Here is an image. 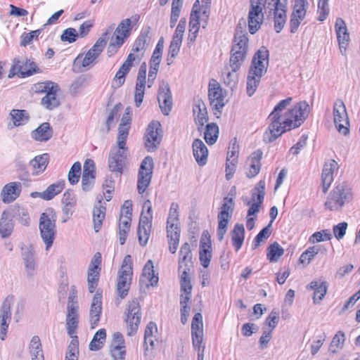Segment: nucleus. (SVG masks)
Masks as SVG:
<instances>
[{
  "mask_svg": "<svg viewBox=\"0 0 360 360\" xmlns=\"http://www.w3.org/2000/svg\"><path fill=\"white\" fill-rule=\"evenodd\" d=\"M292 100L291 97H288L274 107L269 116L271 124L263 136L264 142L271 143L285 131L300 127L308 117L309 106L306 101L299 102L283 112L290 105Z\"/></svg>",
  "mask_w": 360,
  "mask_h": 360,
  "instance_id": "f257e3e1",
  "label": "nucleus"
},
{
  "mask_svg": "<svg viewBox=\"0 0 360 360\" xmlns=\"http://www.w3.org/2000/svg\"><path fill=\"white\" fill-rule=\"evenodd\" d=\"M269 51L264 46L254 55L247 77V94L252 96L256 91L262 76L266 72L269 65Z\"/></svg>",
  "mask_w": 360,
  "mask_h": 360,
  "instance_id": "f03ea898",
  "label": "nucleus"
},
{
  "mask_svg": "<svg viewBox=\"0 0 360 360\" xmlns=\"http://www.w3.org/2000/svg\"><path fill=\"white\" fill-rule=\"evenodd\" d=\"M56 213L52 208H48L40 215L39 229L40 236L49 250L53 245L56 234Z\"/></svg>",
  "mask_w": 360,
  "mask_h": 360,
  "instance_id": "7ed1b4c3",
  "label": "nucleus"
},
{
  "mask_svg": "<svg viewBox=\"0 0 360 360\" xmlns=\"http://www.w3.org/2000/svg\"><path fill=\"white\" fill-rule=\"evenodd\" d=\"M113 27H109L87 51L84 56L79 55L74 60V65H81L86 68L96 63L97 58L101 55L107 43V36L112 31Z\"/></svg>",
  "mask_w": 360,
  "mask_h": 360,
  "instance_id": "20e7f679",
  "label": "nucleus"
},
{
  "mask_svg": "<svg viewBox=\"0 0 360 360\" xmlns=\"http://www.w3.org/2000/svg\"><path fill=\"white\" fill-rule=\"evenodd\" d=\"M235 207V202L233 196H226L224 198L217 215L218 227L217 236L218 240L221 241L227 231L229 221L232 217Z\"/></svg>",
  "mask_w": 360,
  "mask_h": 360,
  "instance_id": "39448f33",
  "label": "nucleus"
},
{
  "mask_svg": "<svg viewBox=\"0 0 360 360\" xmlns=\"http://www.w3.org/2000/svg\"><path fill=\"white\" fill-rule=\"evenodd\" d=\"M132 275L131 257L130 255H126L118 272V280L117 283V292L122 299L124 298L128 294Z\"/></svg>",
  "mask_w": 360,
  "mask_h": 360,
  "instance_id": "423d86ee",
  "label": "nucleus"
},
{
  "mask_svg": "<svg viewBox=\"0 0 360 360\" xmlns=\"http://www.w3.org/2000/svg\"><path fill=\"white\" fill-rule=\"evenodd\" d=\"M129 155V152L127 146L118 144L112 146L108 160L110 171L121 175Z\"/></svg>",
  "mask_w": 360,
  "mask_h": 360,
  "instance_id": "0eeeda50",
  "label": "nucleus"
},
{
  "mask_svg": "<svg viewBox=\"0 0 360 360\" xmlns=\"http://www.w3.org/2000/svg\"><path fill=\"white\" fill-rule=\"evenodd\" d=\"M351 198L350 189L344 184H339L330 191L325 202V207L331 211L338 210Z\"/></svg>",
  "mask_w": 360,
  "mask_h": 360,
  "instance_id": "6e6552de",
  "label": "nucleus"
},
{
  "mask_svg": "<svg viewBox=\"0 0 360 360\" xmlns=\"http://www.w3.org/2000/svg\"><path fill=\"white\" fill-rule=\"evenodd\" d=\"M267 0H250L248 13V29L250 34H255L260 28L263 20V9L265 8Z\"/></svg>",
  "mask_w": 360,
  "mask_h": 360,
  "instance_id": "1a4fd4ad",
  "label": "nucleus"
},
{
  "mask_svg": "<svg viewBox=\"0 0 360 360\" xmlns=\"http://www.w3.org/2000/svg\"><path fill=\"white\" fill-rule=\"evenodd\" d=\"M141 320V309L137 299L129 302L125 311L124 321L127 324V335L132 336L136 333Z\"/></svg>",
  "mask_w": 360,
  "mask_h": 360,
  "instance_id": "9d476101",
  "label": "nucleus"
},
{
  "mask_svg": "<svg viewBox=\"0 0 360 360\" xmlns=\"http://www.w3.org/2000/svg\"><path fill=\"white\" fill-rule=\"evenodd\" d=\"M39 72L41 70L34 61L29 59H15L8 77L12 78L18 75L20 78H25Z\"/></svg>",
  "mask_w": 360,
  "mask_h": 360,
  "instance_id": "9b49d317",
  "label": "nucleus"
},
{
  "mask_svg": "<svg viewBox=\"0 0 360 360\" xmlns=\"http://www.w3.org/2000/svg\"><path fill=\"white\" fill-rule=\"evenodd\" d=\"M153 160L150 156H146L141 162L137 177V188L139 194H143L150 184Z\"/></svg>",
  "mask_w": 360,
  "mask_h": 360,
  "instance_id": "f8f14e48",
  "label": "nucleus"
},
{
  "mask_svg": "<svg viewBox=\"0 0 360 360\" xmlns=\"http://www.w3.org/2000/svg\"><path fill=\"white\" fill-rule=\"evenodd\" d=\"M131 29L130 18H126L118 24L109 44V52L110 49H113L114 51H117L118 49L124 43L125 39L130 36Z\"/></svg>",
  "mask_w": 360,
  "mask_h": 360,
  "instance_id": "ddd939ff",
  "label": "nucleus"
},
{
  "mask_svg": "<svg viewBox=\"0 0 360 360\" xmlns=\"http://www.w3.org/2000/svg\"><path fill=\"white\" fill-rule=\"evenodd\" d=\"M226 92L217 80L212 79L209 83L208 98L210 105L213 109L221 113L222 108L226 104Z\"/></svg>",
  "mask_w": 360,
  "mask_h": 360,
  "instance_id": "4468645a",
  "label": "nucleus"
},
{
  "mask_svg": "<svg viewBox=\"0 0 360 360\" xmlns=\"http://www.w3.org/2000/svg\"><path fill=\"white\" fill-rule=\"evenodd\" d=\"M162 128L158 121L151 122L146 129L145 135V147L148 152H154L162 140Z\"/></svg>",
  "mask_w": 360,
  "mask_h": 360,
  "instance_id": "2eb2a0df",
  "label": "nucleus"
},
{
  "mask_svg": "<svg viewBox=\"0 0 360 360\" xmlns=\"http://www.w3.org/2000/svg\"><path fill=\"white\" fill-rule=\"evenodd\" d=\"M334 123L338 131L344 135L349 133V122L346 107L341 100H338L333 106Z\"/></svg>",
  "mask_w": 360,
  "mask_h": 360,
  "instance_id": "dca6fc26",
  "label": "nucleus"
},
{
  "mask_svg": "<svg viewBox=\"0 0 360 360\" xmlns=\"http://www.w3.org/2000/svg\"><path fill=\"white\" fill-rule=\"evenodd\" d=\"M309 7L308 0H293V11L290 15V29L291 33H295L304 19Z\"/></svg>",
  "mask_w": 360,
  "mask_h": 360,
  "instance_id": "f3484780",
  "label": "nucleus"
},
{
  "mask_svg": "<svg viewBox=\"0 0 360 360\" xmlns=\"http://www.w3.org/2000/svg\"><path fill=\"white\" fill-rule=\"evenodd\" d=\"M13 296H8L0 309V339L4 340L11 320V308L13 304Z\"/></svg>",
  "mask_w": 360,
  "mask_h": 360,
  "instance_id": "a211bd4d",
  "label": "nucleus"
},
{
  "mask_svg": "<svg viewBox=\"0 0 360 360\" xmlns=\"http://www.w3.org/2000/svg\"><path fill=\"white\" fill-rule=\"evenodd\" d=\"M202 316L200 313H196L191 323V336L193 346L195 350L200 351L201 348L205 351L203 345Z\"/></svg>",
  "mask_w": 360,
  "mask_h": 360,
  "instance_id": "6ab92c4d",
  "label": "nucleus"
},
{
  "mask_svg": "<svg viewBox=\"0 0 360 360\" xmlns=\"http://www.w3.org/2000/svg\"><path fill=\"white\" fill-rule=\"evenodd\" d=\"M158 101L162 112L168 115L172 108V96L168 82L162 81L159 86Z\"/></svg>",
  "mask_w": 360,
  "mask_h": 360,
  "instance_id": "aec40b11",
  "label": "nucleus"
},
{
  "mask_svg": "<svg viewBox=\"0 0 360 360\" xmlns=\"http://www.w3.org/2000/svg\"><path fill=\"white\" fill-rule=\"evenodd\" d=\"M274 1L273 8H270V14L271 12L274 15V29L277 33L284 27L287 19V6L286 4H283L281 0H272Z\"/></svg>",
  "mask_w": 360,
  "mask_h": 360,
  "instance_id": "412c9836",
  "label": "nucleus"
},
{
  "mask_svg": "<svg viewBox=\"0 0 360 360\" xmlns=\"http://www.w3.org/2000/svg\"><path fill=\"white\" fill-rule=\"evenodd\" d=\"M248 38L247 34L238 31L234 37L231 54L237 56L240 60H245L248 50Z\"/></svg>",
  "mask_w": 360,
  "mask_h": 360,
  "instance_id": "4be33fe9",
  "label": "nucleus"
},
{
  "mask_svg": "<svg viewBox=\"0 0 360 360\" xmlns=\"http://www.w3.org/2000/svg\"><path fill=\"white\" fill-rule=\"evenodd\" d=\"M338 169V165L334 160H330L324 164L321 175L322 188L324 193L330 186L333 181V172Z\"/></svg>",
  "mask_w": 360,
  "mask_h": 360,
  "instance_id": "5701e85b",
  "label": "nucleus"
},
{
  "mask_svg": "<svg viewBox=\"0 0 360 360\" xmlns=\"http://www.w3.org/2000/svg\"><path fill=\"white\" fill-rule=\"evenodd\" d=\"M150 27H147L141 30L140 34L136 38L132 46V53L134 54V53H136V55H144V52L150 41Z\"/></svg>",
  "mask_w": 360,
  "mask_h": 360,
  "instance_id": "b1692460",
  "label": "nucleus"
},
{
  "mask_svg": "<svg viewBox=\"0 0 360 360\" xmlns=\"http://www.w3.org/2000/svg\"><path fill=\"white\" fill-rule=\"evenodd\" d=\"M335 28L337 34V39L339 44L340 50L342 53V51L346 50L349 41L350 40L349 34L347 32L345 20L341 18H338L336 19Z\"/></svg>",
  "mask_w": 360,
  "mask_h": 360,
  "instance_id": "393cba45",
  "label": "nucleus"
},
{
  "mask_svg": "<svg viewBox=\"0 0 360 360\" xmlns=\"http://www.w3.org/2000/svg\"><path fill=\"white\" fill-rule=\"evenodd\" d=\"M193 254L191 245L188 243H184L179 250V258L178 261V270L181 271L183 269L191 270L193 267Z\"/></svg>",
  "mask_w": 360,
  "mask_h": 360,
  "instance_id": "a878e982",
  "label": "nucleus"
},
{
  "mask_svg": "<svg viewBox=\"0 0 360 360\" xmlns=\"http://www.w3.org/2000/svg\"><path fill=\"white\" fill-rule=\"evenodd\" d=\"M102 312V295L96 292L92 300L90 313L89 321L92 328L97 326Z\"/></svg>",
  "mask_w": 360,
  "mask_h": 360,
  "instance_id": "bb28decb",
  "label": "nucleus"
},
{
  "mask_svg": "<svg viewBox=\"0 0 360 360\" xmlns=\"http://www.w3.org/2000/svg\"><path fill=\"white\" fill-rule=\"evenodd\" d=\"M193 111L198 129L201 131L205 124L208 121L207 111L204 101L201 99L195 100Z\"/></svg>",
  "mask_w": 360,
  "mask_h": 360,
  "instance_id": "cd10ccee",
  "label": "nucleus"
},
{
  "mask_svg": "<svg viewBox=\"0 0 360 360\" xmlns=\"http://www.w3.org/2000/svg\"><path fill=\"white\" fill-rule=\"evenodd\" d=\"M193 155L195 159V161L200 166H204L207 161L209 151L200 139H195L192 143Z\"/></svg>",
  "mask_w": 360,
  "mask_h": 360,
  "instance_id": "c85d7f7f",
  "label": "nucleus"
},
{
  "mask_svg": "<svg viewBox=\"0 0 360 360\" xmlns=\"http://www.w3.org/2000/svg\"><path fill=\"white\" fill-rule=\"evenodd\" d=\"M22 259L27 276L32 277L34 275L37 265L35 260V252L32 246L22 249Z\"/></svg>",
  "mask_w": 360,
  "mask_h": 360,
  "instance_id": "c756f323",
  "label": "nucleus"
},
{
  "mask_svg": "<svg viewBox=\"0 0 360 360\" xmlns=\"http://www.w3.org/2000/svg\"><path fill=\"white\" fill-rule=\"evenodd\" d=\"M22 185L20 182H11L2 189L1 197L4 203H10L17 199L21 192Z\"/></svg>",
  "mask_w": 360,
  "mask_h": 360,
  "instance_id": "7c9ffc66",
  "label": "nucleus"
},
{
  "mask_svg": "<svg viewBox=\"0 0 360 360\" xmlns=\"http://www.w3.org/2000/svg\"><path fill=\"white\" fill-rule=\"evenodd\" d=\"M53 131L49 122H43L31 132V138L39 142H46L53 136Z\"/></svg>",
  "mask_w": 360,
  "mask_h": 360,
  "instance_id": "2f4dec72",
  "label": "nucleus"
},
{
  "mask_svg": "<svg viewBox=\"0 0 360 360\" xmlns=\"http://www.w3.org/2000/svg\"><path fill=\"white\" fill-rule=\"evenodd\" d=\"M262 155V150H257L249 157L247 161V165L249 166V168L246 173L248 178L255 177L259 174L261 169Z\"/></svg>",
  "mask_w": 360,
  "mask_h": 360,
  "instance_id": "473e14b6",
  "label": "nucleus"
},
{
  "mask_svg": "<svg viewBox=\"0 0 360 360\" xmlns=\"http://www.w3.org/2000/svg\"><path fill=\"white\" fill-rule=\"evenodd\" d=\"M79 323V309L69 307L67 309L66 328L69 336L76 335Z\"/></svg>",
  "mask_w": 360,
  "mask_h": 360,
  "instance_id": "72a5a7b5",
  "label": "nucleus"
},
{
  "mask_svg": "<svg viewBox=\"0 0 360 360\" xmlns=\"http://www.w3.org/2000/svg\"><path fill=\"white\" fill-rule=\"evenodd\" d=\"M105 203L98 200L94 205L93 210L94 228L96 232H98L105 216Z\"/></svg>",
  "mask_w": 360,
  "mask_h": 360,
  "instance_id": "f704fd0d",
  "label": "nucleus"
},
{
  "mask_svg": "<svg viewBox=\"0 0 360 360\" xmlns=\"http://www.w3.org/2000/svg\"><path fill=\"white\" fill-rule=\"evenodd\" d=\"M12 216L8 210L4 211L0 219V235L2 238L10 236L14 229Z\"/></svg>",
  "mask_w": 360,
  "mask_h": 360,
  "instance_id": "c9c22d12",
  "label": "nucleus"
},
{
  "mask_svg": "<svg viewBox=\"0 0 360 360\" xmlns=\"http://www.w3.org/2000/svg\"><path fill=\"white\" fill-rule=\"evenodd\" d=\"M158 332V328L155 324V323L150 321L147 325L146 330H145V334H144V347H145V352L144 356L145 357L148 359L151 360L150 357H148V345H150V348L153 349L155 347V342L153 339V336L154 333H156Z\"/></svg>",
  "mask_w": 360,
  "mask_h": 360,
  "instance_id": "e433bc0d",
  "label": "nucleus"
},
{
  "mask_svg": "<svg viewBox=\"0 0 360 360\" xmlns=\"http://www.w3.org/2000/svg\"><path fill=\"white\" fill-rule=\"evenodd\" d=\"M32 91L34 94L48 95L53 91H60L58 84L51 81L37 82L32 86Z\"/></svg>",
  "mask_w": 360,
  "mask_h": 360,
  "instance_id": "4c0bfd02",
  "label": "nucleus"
},
{
  "mask_svg": "<svg viewBox=\"0 0 360 360\" xmlns=\"http://www.w3.org/2000/svg\"><path fill=\"white\" fill-rule=\"evenodd\" d=\"M328 284L326 281H312L307 286V288L308 290H311L314 291V302L317 303V297L319 301H321L325 297L327 290H328Z\"/></svg>",
  "mask_w": 360,
  "mask_h": 360,
  "instance_id": "58836bf2",
  "label": "nucleus"
},
{
  "mask_svg": "<svg viewBox=\"0 0 360 360\" xmlns=\"http://www.w3.org/2000/svg\"><path fill=\"white\" fill-rule=\"evenodd\" d=\"M13 218L17 219L24 226L30 224V219L27 210L19 205H15L7 210Z\"/></svg>",
  "mask_w": 360,
  "mask_h": 360,
  "instance_id": "ea45409f",
  "label": "nucleus"
},
{
  "mask_svg": "<svg viewBox=\"0 0 360 360\" xmlns=\"http://www.w3.org/2000/svg\"><path fill=\"white\" fill-rule=\"evenodd\" d=\"M178 209L179 205L177 203L172 202L171 204L167 221V232L180 230Z\"/></svg>",
  "mask_w": 360,
  "mask_h": 360,
  "instance_id": "a19ab883",
  "label": "nucleus"
},
{
  "mask_svg": "<svg viewBox=\"0 0 360 360\" xmlns=\"http://www.w3.org/2000/svg\"><path fill=\"white\" fill-rule=\"evenodd\" d=\"M146 209V214L143 213V210L141 214L140 221L139 227L140 229H143V231L146 232V229H150L152 226V205L150 200H146L143 204V210Z\"/></svg>",
  "mask_w": 360,
  "mask_h": 360,
  "instance_id": "79ce46f5",
  "label": "nucleus"
},
{
  "mask_svg": "<svg viewBox=\"0 0 360 360\" xmlns=\"http://www.w3.org/2000/svg\"><path fill=\"white\" fill-rule=\"evenodd\" d=\"M231 234L233 246L236 251H238L243 244L245 238V228L243 224H236Z\"/></svg>",
  "mask_w": 360,
  "mask_h": 360,
  "instance_id": "37998d69",
  "label": "nucleus"
},
{
  "mask_svg": "<svg viewBox=\"0 0 360 360\" xmlns=\"http://www.w3.org/2000/svg\"><path fill=\"white\" fill-rule=\"evenodd\" d=\"M49 155L48 153H44L33 158L30 162L33 169V174H38L44 172L49 164Z\"/></svg>",
  "mask_w": 360,
  "mask_h": 360,
  "instance_id": "c03bdc74",
  "label": "nucleus"
},
{
  "mask_svg": "<svg viewBox=\"0 0 360 360\" xmlns=\"http://www.w3.org/2000/svg\"><path fill=\"white\" fill-rule=\"evenodd\" d=\"M29 351L32 360H44L41 341L37 335L32 338Z\"/></svg>",
  "mask_w": 360,
  "mask_h": 360,
  "instance_id": "a18cd8bd",
  "label": "nucleus"
},
{
  "mask_svg": "<svg viewBox=\"0 0 360 360\" xmlns=\"http://www.w3.org/2000/svg\"><path fill=\"white\" fill-rule=\"evenodd\" d=\"M141 278H144L147 279L150 285L153 287L156 286L158 283V274H155L154 266L153 261L149 259L143 266ZM142 278H141V281Z\"/></svg>",
  "mask_w": 360,
  "mask_h": 360,
  "instance_id": "49530a36",
  "label": "nucleus"
},
{
  "mask_svg": "<svg viewBox=\"0 0 360 360\" xmlns=\"http://www.w3.org/2000/svg\"><path fill=\"white\" fill-rule=\"evenodd\" d=\"M59 91H53V93L44 95L41 98V105L48 110H53L60 105V98L58 96Z\"/></svg>",
  "mask_w": 360,
  "mask_h": 360,
  "instance_id": "de8ad7c7",
  "label": "nucleus"
},
{
  "mask_svg": "<svg viewBox=\"0 0 360 360\" xmlns=\"http://www.w3.org/2000/svg\"><path fill=\"white\" fill-rule=\"evenodd\" d=\"M219 134V129L217 124H207L204 132V139L208 145L212 146L217 142Z\"/></svg>",
  "mask_w": 360,
  "mask_h": 360,
  "instance_id": "09e8293b",
  "label": "nucleus"
},
{
  "mask_svg": "<svg viewBox=\"0 0 360 360\" xmlns=\"http://www.w3.org/2000/svg\"><path fill=\"white\" fill-rule=\"evenodd\" d=\"M200 30V1L193 4L189 21V31L199 32Z\"/></svg>",
  "mask_w": 360,
  "mask_h": 360,
  "instance_id": "8fccbe9b",
  "label": "nucleus"
},
{
  "mask_svg": "<svg viewBox=\"0 0 360 360\" xmlns=\"http://www.w3.org/2000/svg\"><path fill=\"white\" fill-rule=\"evenodd\" d=\"M131 217H120L119 220V241L120 245L124 244L128 232L130 229Z\"/></svg>",
  "mask_w": 360,
  "mask_h": 360,
  "instance_id": "3c124183",
  "label": "nucleus"
},
{
  "mask_svg": "<svg viewBox=\"0 0 360 360\" xmlns=\"http://www.w3.org/2000/svg\"><path fill=\"white\" fill-rule=\"evenodd\" d=\"M10 115L13 120L14 127H19L25 124L29 120V114L25 110L13 109Z\"/></svg>",
  "mask_w": 360,
  "mask_h": 360,
  "instance_id": "603ef678",
  "label": "nucleus"
},
{
  "mask_svg": "<svg viewBox=\"0 0 360 360\" xmlns=\"http://www.w3.org/2000/svg\"><path fill=\"white\" fill-rule=\"evenodd\" d=\"M106 338V331L104 328L99 329L93 337L90 344L89 349L91 351H98L103 347Z\"/></svg>",
  "mask_w": 360,
  "mask_h": 360,
  "instance_id": "864d4df0",
  "label": "nucleus"
},
{
  "mask_svg": "<svg viewBox=\"0 0 360 360\" xmlns=\"http://www.w3.org/2000/svg\"><path fill=\"white\" fill-rule=\"evenodd\" d=\"M200 263L205 268H207L212 258V252L211 250H209L211 248V245L210 243H206L201 240L200 243Z\"/></svg>",
  "mask_w": 360,
  "mask_h": 360,
  "instance_id": "5fc2aeb1",
  "label": "nucleus"
},
{
  "mask_svg": "<svg viewBox=\"0 0 360 360\" xmlns=\"http://www.w3.org/2000/svg\"><path fill=\"white\" fill-rule=\"evenodd\" d=\"M284 254V249L277 243L274 242L267 248V259L271 262H276Z\"/></svg>",
  "mask_w": 360,
  "mask_h": 360,
  "instance_id": "6e6d98bb",
  "label": "nucleus"
},
{
  "mask_svg": "<svg viewBox=\"0 0 360 360\" xmlns=\"http://www.w3.org/2000/svg\"><path fill=\"white\" fill-rule=\"evenodd\" d=\"M265 195V181L260 180L252 190L251 202L263 203Z\"/></svg>",
  "mask_w": 360,
  "mask_h": 360,
  "instance_id": "4d7b16f0",
  "label": "nucleus"
},
{
  "mask_svg": "<svg viewBox=\"0 0 360 360\" xmlns=\"http://www.w3.org/2000/svg\"><path fill=\"white\" fill-rule=\"evenodd\" d=\"M191 270L183 269L179 271L180 274L181 292L191 294L192 285L191 283L190 273Z\"/></svg>",
  "mask_w": 360,
  "mask_h": 360,
  "instance_id": "13d9d810",
  "label": "nucleus"
},
{
  "mask_svg": "<svg viewBox=\"0 0 360 360\" xmlns=\"http://www.w3.org/2000/svg\"><path fill=\"white\" fill-rule=\"evenodd\" d=\"M182 39H179L177 37H172V39L169 47L168 56L167 58L168 65H170L173 61V58H174L178 55L182 44Z\"/></svg>",
  "mask_w": 360,
  "mask_h": 360,
  "instance_id": "bf43d9fd",
  "label": "nucleus"
},
{
  "mask_svg": "<svg viewBox=\"0 0 360 360\" xmlns=\"http://www.w3.org/2000/svg\"><path fill=\"white\" fill-rule=\"evenodd\" d=\"M65 186V181H58L56 183L52 184L47 187V188L44 191L45 195V200H52L56 195L60 193Z\"/></svg>",
  "mask_w": 360,
  "mask_h": 360,
  "instance_id": "052dcab7",
  "label": "nucleus"
},
{
  "mask_svg": "<svg viewBox=\"0 0 360 360\" xmlns=\"http://www.w3.org/2000/svg\"><path fill=\"white\" fill-rule=\"evenodd\" d=\"M345 341V333L342 331H338L332 340L329 350L333 353H337L339 350L342 349Z\"/></svg>",
  "mask_w": 360,
  "mask_h": 360,
  "instance_id": "680f3d73",
  "label": "nucleus"
},
{
  "mask_svg": "<svg viewBox=\"0 0 360 360\" xmlns=\"http://www.w3.org/2000/svg\"><path fill=\"white\" fill-rule=\"evenodd\" d=\"M142 58L143 54L135 56L134 53H130L119 70H122V72H124V75H127L133 66V63L136 60L137 63H139Z\"/></svg>",
  "mask_w": 360,
  "mask_h": 360,
  "instance_id": "e2e57ef3",
  "label": "nucleus"
},
{
  "mask_svg": "<svg viewBox=\"0 0 360 360\" xmlns=\"http://www.w3.org/2000/svg\"><path fill=\"white\" fill-rule=\"evenodd\" d=\"M167 233L169 238V250L171 253L174 254L179 243L180 230H174Z\"/></svg>",
  "mask_w": 360,
  "mask_h": 360,
  "instance_id": "0e129e2a",
  "label": "nucleus"
},
{
  "mask_svg": "<svg viewBox=\"0 0 360 360\" xmlns=\"http://www.w3.org/2000/svg\"><path fill=\"white\" fill-rule=\"evenodd\" d=\"M319 252V248L318 246L309 247L300 255L299 259L300 263L309 264Z\"/></svg>",
  "mask_w": 360,
  "mask_h": 360,
  "instance_id": "69168bd1",
  "label": "nucleus"
},
{
  "mask_svg": "<svg viewBox=\"0 0 360 360\" xmlns=\"http://www.w3.org/2000/svg\"><path fill=\"white\" fill-rule=\"evenodd\" d=\"M100 272L94 271V270L88 269L87 271V282H88V290L90 293H93L99 281Z\"/></svg>",
  "mask_w": 360,
  "mask_h": 360,
  "instance_id": "338daca9",
  "label": "nucleus"
},
{
  "mask_svg": "<svg viewBox=\"0 0 360 360\" xmlns=\"http://www.w3.org/2000/svg\"><path fill=\"white\" fill-rule=\"evenodd\" d=\"M130 125H128L127 123H120L118 127V134L117 136L116 144L126 146V141L129 136Z\"/></svg>",
  "mask_w": 360,
  "mask_h": 360,
  "instance_id": "774afa93",
  "label": "nucleus"
}]
</instances>
